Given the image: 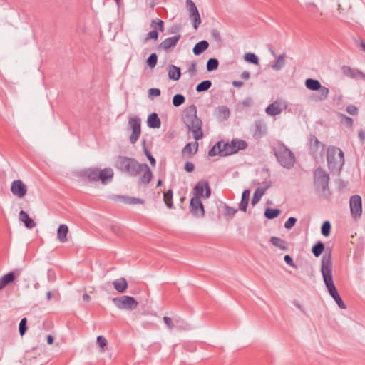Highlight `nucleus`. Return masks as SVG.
I'll return each mask as SVG.
<instances>
[{
  "instance_id": "53",
  "label": "nucleus",
  "mask_w": 365,
  "mask_h": 365,
  "mask_svg": "<svg viewBox=\"0 0 365 365\" xmlns=\"http://www.w3.org/2000/svg\"><path fill=\"white\" fill-rule=\"evenodd\" d=\"M346 111H347L350 115H357L358 109H357V108H356L355 106H354V105H349V106H347V107H346Z\"/></svg>"
},
{
  "instance_id": "56",
  "label": "nucleus",
  "mask_w": 365,
  "mask_h": 365,
  "mask_svg": "<svg viewBox=\"0 0 365 365\" xmlns=\"http://www.w3.org/2000/svg\"><path fill=\"white\" fill-rule=\"evenodd\" d=\"M195 169V165L192 163L191 162H186L185 164V170L187 171V172H189V173H191Z\"/></svg>"
},
{
  "instance_id": "35",
  "label": "nucleus",
  "mask_w": 365,
  "mask_h": 365,
  "mask_svg": "<svg viewBox=\"0 0 365 365\" xmlns=\"http://www.w3.org/2000/svg\"><path fill=\"white\" fill-rule=\"evenodd\" d=\"M172 200H173V190L170 189L166 192H165L163 195V201H164L165 204L166 205V206L170 209L173 207V204Z\"/></svg>"
},
{
  "instance_id": "32",
  "label": "nucleus",
  "mask_w": 365,
  "mask_h": 365,
  "mask_svg": "<svg viewBox=\"0 0 365 365\" xmlns=\"http://www.w3.org/2000/svg\"><path fill=\"white\" fill-rule=\"evenodd\" d=\"M180 68L170 65L168 67V78L173 81H178L180 78Z\"/></svg>"
},
{
  "instance_id": "16",
  "label": "nucleus",
  "mask_w": 365,
  "mask_h": 365,
  "mask_svg": "<svg viewBox=\"0 0 365 365\" xmlns=\"http://www.w3.org/2000/svg\"><path fill=\"white\" fill-rule=\"evenodd\" d=\"M11 191L12 194L19 197H24L27 192V187L21 180H15L11 182Z\"/></svg>"
},
{
  "instance_id": "6",
  "label": "nucleus",
  "mask_w": 365,
  "mask_h": 365,
  "mask_svg": "<svg viewBox=\"0 0 365 365\" xmlns=\"http://www.w3.org/2000/svg\"><path fill=\"white\" fill-rule=\"evenodd\" d=\"M327 163L330 170H340L344 163V153L338 148L330 146L327 149Z\"/></svg>"
},
{
  "instance_id": "42",
  "label": "nucleus",
  "mask_w": 365,
  "mask_h": 365,
  "mask_svg": "<svg viewBox=\"0 0 365 365\" xmlns=\"http://www.w3.org/2000/svg\"><path fill=\"white\" fill-rule=\"evenodd\" d=\"M158 56L156 53H152L147 59V63L150 68H155L157 64Z\"/></svg>"
},
{
  "instance_id": "38",
  "label": "nucleus",
  "mask_w": 365,
  "mask_h": 365,
  "mask_svg": "<svg viewBox=\"0 0 365 365\" xmlns=\"http://www.w3.org/2000/svg\"><path fill=\"white\" fill-rule=\"evenodd\" d=\"M244 59L247 61V62H250V63H252L255 65H258L259 64V59L257 58V56L252 53H247L244 56Z\"/></svg>"
},
{
  "instance_id": "34",
  "label": "nucleus",
  "mask_w": 365,
  "mask_h": 365,
  "mask_svg": "<svg viewBox=\"0 0 365 365\" xmlns=\"http://www.w3.org/2000/svg\"><path fill=\"white\" fill-rule=\"evenodd\" d=\"M324 248L325 247L324 243L319 241L312 247V252L316 257H318L322 255Z\"/></svg>"
},
{
  "instance_id": "52",
  "label": "nucleus",
  "mask_w": 365,
  "mask_h": 365,
  "mask_svg": "<svg viewBox=\"0 0 365 365\" xmlns=\"http://www.w3.org/2000/svg\"><path fill=\"white\" fill-rule=\"evenodd\" d=\"M148 95L150 98L159 96L160 95V90L158 88H150L148 90Z\"/></svg>"
},
{
  "instance_id": "30",
  "label": "nucleus",
  "mask_w": 365,
  "mask_h": 365,
  "mask_svg": "<svg viewBox=\"0 0 365 365\" xmlns=\"http://www.w3.org/2000/svg\"><path fill=\"white\" fill-rule=\"evenodd\" d=\"M270 242L274 246L279 248L282 250L287 251L288 250L287 242L283 239L277 237H272Z\"/></svg>"
},
{
  "instance_id": "15",
  "label": "nucleus",
  "mask_w": 365,
  "mask_h": 365,
  "mask_svg": "<svg viewBox=\"0 0 365 365\" xmlns=\"http://www.w3.org/2000/svg\"><path fill=\"white\" fill-rule=\"evenodd\" d=\"M186 6L189 11L190 17L192 21L193 27L194 29H197L199 25L201 24L200 16L197 6L192 0H187Z\"/></svg>"
},
{
  "instance_id": "18",
  "label": "nucleus",
  "mask_w": 365,
  "mask_h": 365,
  "mask_svg": "<svg viewBox=\"0 0 365 365\" xmlns=\"http://www.w3.org/2000/svg\"><path fill=\"white\" fill-rule=\"evenodd\" d=\"M310 148L315 157L322 156L324 150V145L314 136L310 139Z\"/></svg>"
},
{
  "instance_id": "28",
  "label": "nucleus",
  "mask_w": 365,
  "mask_h": 365,
  "mask_svg": "<svg viewBox=\"0 0 365 365\" xmlns=\"http://www.w3.org/2000/svg\"><path fill=\"white\" fill-rule=\"evenodd\" d=\"M216 115L220 120H225L230 117V112L227 106H222L217 108Z\"/></svg>"
},
{
  "instance_id": "36",
  "label": "nucleus",
  "mask_w": 365,
  "mask_h": 365,
  "mask_svg": "<svg viewBox=\"0 0 365 365\" xmlns=\"http://www.w3.org/2000/svg\"><path fill=\"white\" fill-rule=\"evenodd\" d=\"M212 86V82L209 80H205L200 83L197 87L196 91L197 92H202L207 91Z\"/></svg>"
},
{
  "instance_id": "33",
  "label": "nucleus",
  "mask_w": 365,
  "mask_h": 365,
  "mask_svg": "<svg viewBox=\"0 0 365 365\" xmlns=\"http://www.w3.org/2000/svg\"><path fill=\"white\" fill-rule=\"evenodd\" d=\"M250 192L248 190H245L242 192V199L239 205V208L244 212L247 210L248 202L250 200Z\"/></svg>"
},
{
  "instance_id": "43",
  "label": "nucleus",
  "mask_w": 365,
  "mask_h": 365,
  "mask_svg": "<svg viewBox=\"0 0 365 365\" xmlns=\"http://www.w3.org/2000/svg\"><path fill=\"white\" fill-rule=\"evenodd\" d=\"M331 227V226L330 222L329 221H325L322 226V234L325 237L329 236L330 234Z\"/></svg>"
},
{
  "instance_id": "54",
  "label": "nucleus",
  "mask_w": 365,
  "mask_h": 365,
  "mask_svg": "<svg viewBox=\"0 0 365 365\" xmlns=\"http://www.w3.org/2000/svg\"><path fill=\"white\" fill-rule=\"evenodd\" d=\"M163 319L168 329L171 330L173 329L174 324L173 323V320L171 319V318L168 317H164Z\"/></svg>"
},
{
  "instance_id": "29",
  "label": "nucleus",
  "mask_w": 365,
  "mask_h": 365,
  "mask_svg": "<svg viewBox=\"0 0 365 365\" xmlns=\"http://www.w3.org/2000/svg\"><path fill=\"white\" fill-rule=\"evenodd\" d=\"M224 148L222 145V142H217L208 152L209 156H215L216 155H220V156H225L223 154Z\"/></svg>"
},
{
  "instance_id": "20",
  "label": "nucleus",
  "mask_w": 365,
  "mask_h": 365,
  "mask_svg": "<svg viewBox=\"0 0 365 365\" xmlns=\"http://www.w3.org/2000/svg\"><path fill=\"white\" fill-rule=\"evenodd\" d=\"M69 232L68 227L65 224L59 225L57 230V239L61 243H65L68 241V234Z\"/></svg>"
},
{
  "instance_id": "10",
  "label": "nucleus",
  "mask_w": 365,
  "mask_h": 365,
  "mask_svg": "<svg viewBox=\"0 0 365 365\" xmlns=\"http://www.w3.org/2000/svg\"><path fill=\"white\" fill-rule=\"evenodd\" d=\"M128 128L132 133L130 136V142L135 144L138 140L141 133V120L138 116H133L128 120Z\"/></svg>"
},
{
  "instance_id": "61",
  "label": "nucleus",
  "mask_w": 365,
  "mask_h": 365,
  "mask_svg": "<svg viewBox=\"0 0 365 365\" xmlns=\"http://www.w3.org/2000/svg\"><path fill=\"white\" fill-rule=\"evenodd\" d=\"M241 77H242L243 79L247 80V79H249V78H250V73H249L248 71H244V72H242V73L241 74Z\"/></svg>"
},
{
  "instance_id": "19",
  "label": "nucleus",
  "mask_w": 365,
  "mask_h": 365,
  "mask_svg": "<svg viewBox=\"0 0 365 365\" xmlns=\"http://www.w3.org/2000/svg\"><path fill=\"white\" fill-rule=\"evenodd\" d=\"M341 72L344 76L352 78H362L365 79V74L364 73L347 66L341 67Z\"/></svg>"
},
{
  "instance_id": "44",
  "label": "nucleus",
  "mask_w": 365,
  "mask_h": 365,
  "mask_svg": "<svg viewBox=\"0 0 365 365\" xmlns=\"http://www.w3.org/2000/svg\"><path fill=\"white\" fill-rule=\"evenodd\" d=\"M125 202L129 205L143 204L144 200L143 199L136 198L133 197H128L125 198Z\"/></svg>"
},
{
  "instance_id": "26",
  "label": "nucleus",
  "mask_w": 365,
  "mask_h": 365,
  "mask_svg": "<svg viewBox=\"0 0 365 365\" xmlns=\"http://www.w3.org/2000/svg\"><path fill=\"white\" fill-rule=\"evenodd\" d=\"M269 187V185H267L264 188L257 187L255 190L251 201L252 205H255L260 200V199L262 197V196L264 195V192H266Z\"/></svg>"
},
{
  "instance_id": "59",
  "label": "nucleus",
  "mask_w": 365,
  "mask_h": 365,
  "mask_svg": "<svg viewBox=\"0 0 365 365\" xmlns=\"http://www.w3.org/2000/svg\"><path fill=\"white\" fill-rule=\"evenodd\" d=\"M359 138H360L361 142H364L365 140V133L363 130H360L359 131Z\"/></svg>"
},
{
  "instance_id": "12",
  "label": "nucleus",
  "mask_w": 365,
  "mask_h": 365,
  "mask_svg": "<svg viewBox=\"0 0 365 365\" xmlns=\"http://www.w3.org/2000/svg\"><path fill=\"white\" fill-rule=\"evenodd\" d=\"M349 207L351 217L358 220L362 215V200L359 195H352L349 200Z\"/></svg>"
},
{
  "instance_id": "46",
  "label": "nucleus",
  "mask_w": 365,
  "mask_h": 365,
  "mask_svg": "<svg viewBox=\"0 0 365 365\" xmlns=\"http://www.w3.org/2000/svg\"><path fill=\"white\" fill-rule=\"evenodd\" d=\"M1 279L4 280L5 284L7 285L8 284L12 282L14 280V279H15L14 273L12 272H9L8 274L4 275L1 277Z\"/></svg>"
},
{
  "instance_id": "48",
  "label": "nucleus",
  "mask_w": 365,
  "mask_h": 365,
  "mask_svg": "<svg viewBox=\"0 0 365 365\" xmlns=\"http://www.w3.org/2000/svg\"><path fill=\"white\" fill-rule=\"evenodd\" d=\"M97 343L101 349V351H104L105 346L107 345V340L103 336H99L97 337Z\"/></svg>"
},
{
  "instance_id": "49",
  "label": "nucleus",
  "mask_w": 365,
  "mask_h": 365,
  "mask_svg": "<svg viewBox=\"0 0 365 365\" xmlns=\"http://www.w3.org/2000/svg\"><path fill=\"white\" fill-rule=\"evenodd\" d=\"M156 26H158V29L160 31H163L164 26L163 21L162 20H153L151 24V27L155 28Z\"/></svg>"
},
{
  "instance_id": "40",
  "label": "nucleus",
  "mask_w": 365,
  "mask_h": 365,
  "mask_svg": "<svg viewBox=\"0 0 365 365\" xmlns=\"http://www.w3.org/2000/svg\"><path fill=\"white\" fill-rule=\"evenodd\" d=\"M145 143H146L145 140H143V146L144 153L146 155V157L148 158L151 165L155 166V163H156L155 159L153 158V156L151 155V153L146 148Z\"/></svg>"
},
{
  "instance_id": "7",
  "label": "nucleus",
  "mask_w": 365,
  "mask_h": 365,
  "mask_svg": "<svg viewBox=\"0 0 365 365\" xmlns=\"http://www.w3.org/2000/svg\"><path fill=\"white\" fill-rule=\"evenodd\" d=\"M274 154L278 163L284 168L290 169L295 163L294 154L284 145H279L274 150Z\"/></svg>"
},
{
  "instance_id": "58",
  "label": "nucleus",
  "mask_w": 365,
  "mask_h": 365,
  "mask_svg": "<svg viewBox=\"0 0 365 365\" xmlns=\"http://www.w3.org/2000/svg\"><path fill=\"white\" fill-rule=\"evenodd\" d=\"M252 103H253V101L251 98H247L245 100H243V101H242V104L247 107L251 106L252 105Z\"/></svg>"
},
{
  "instance_id": "37",
  "label": "nucleus",
  "mask_w": 365,
  "mask_h": 365,
  "mask_svg": "<svg viewBox=\"0 0 365 365\" xmlns=\"http://www.w3.org/2000/svg\"><path fill=\"white\" fill-rule=\"evenodd\" d=\"M280 214L279 209L267 208L264 212V215L268 219H274Z\"/></svg>"
},
{
  "instance_id": "60",
  "label": "nucleus",
  "mask_w": 365,
  "mask_h": 365,
  "mask_svg": "<svg viewBox=\"0 0 365 365\" xmlns=\"http://www.w3.org/2000/svg\"><path fill=\"white\" fill-rule=\"evenodd\" d=\"M212 36L215 39H220V33H219L217 30H212Z\"/></svg>"
},
{
  "instance_id": "57",
  "label": "nucleus",
  "mask_w": 365,
  "mask_h": 365,
  "mask_svg": "<svg viewBox=\"0 0 365 365\" xmlns=\"http://www.w3.org/2000/svg\"><path fill=\"white\" fill-rule=\"evenodd\" d=\"M284 259L285 261V262L289 264V266L292 267H296V265L294 264V263L293 262V260L292 259V257L287 255L284 256Z\"/></svg>"
},
{
  "instance_id": "55",
  "label": "nucleus",
  "mask_w": 365,
  "mask_h": 365,
  "mask_svg": "<svg viewBox=\"0 0 365 365\" xmlns=\"http://www.w3.org/2000/svg\"><path fill=\"white\" fill-rule=\"evenodd\" d=\"M225 215L230 216V217L234 216V215L237 212V210H235L232 207H230L229 206H225Z\"/></svg>"
},
{
  "instance_id": "39",
  "label": "nucleus",
  "mask_w": 365,
  "mask_h": 365,
  "mask_svg": "<svg viewBox=\"0 0 365 365\" xmlns=\"http://www.w3.org/2000/svg\"><path fill=\"white\" fill-rule=\"evenodd\" d=\"M219 63L216 58H210L207 62V70L212 71L216 70L218 67Z\"/></svg>"
},
{
  "instance_id": "14",
  "label": "nucleus",
  "mask_w": 365,
  "mask_h": 365,
  "mask_svg": "<svg viewBox=\"0 0 365 365\" xmlns=\"http://www.w3.org/2000/svg\"><path fill=\"white\" fill-rule=\"evenodd\" d=\"M287 108V103L285 101L277 100L267 107L265 112L270 116H275L279 115Z\"/></svg>"
},
{
  "instance_id": "47",
  "label": "nucleus",
  "mask_w": 365,
  "mask_h": 365,
  "mask_svg": "<svg viewBox=\"0 0 365 365\" xmlns=\"http://www.w3.org/2000/svg\"><path fill=\"white\" fill-rule=\"evenodd\" d=\"M297 222V219L295 217H289L284 223V227L287 230L292 228Z\"/></svg>"
},
{
  "instance_id": "50",
  "label": "nucleus",
  "mask_w": 365,
  "mask_h": 365,
  "mask_svg": "<svg viewBox=\"0 0 365 365\" xmlns=\"http://www.w3.org/2000/svg\"><path fill=\"white\" fill-rule=\"evenodd\" d=\"M158 37V33L156 30H153L150 31L145 38V41H148L150 39L157 40Z\"/></svg>"
},
{
  "instance_id": "5",
  "label": "nucleus",
  "mask_w": 365,
  "mask_h": 365,
  "mask_svg": "<svg viewBox=\"0 0 365 365\" xmlns=\"http://www.w3.org/2000/svg\"><path fill=\"white\" fill-rule=\"evenodd\" d=\"M329 174L322 168H318L314 172V186L317 193L322 197L328 198L331 195L328 185Z\"/></svg>"
},
{
  "instance_id": "23",
  "label": "nucleus",
  "mask_w": 365,
  "mask_h": 365,
  "mask_svg": "<svg viewBox=\"0 0 365 365\" xmlns=\"http://www.w3.org/2000/svg\"><path fill=\"white\" fill-rule=\"evenodd\" d=\"M180 34L173 37L168 38L161 43L160 46L165 50H168L171 48L175 47L178 41L180 40Z\"/></svg>"
},
{
  "instance_id": "9",
  "label": "nucleus",
  "mask_w": 365,
  "mask_h": 365,
  "mask_svg": "<svg viewBox=\"0 0 365 365\" xmlns=\"http://www.w3.org/2000/svg\"><path fill=\"white\" fill-rule=\"evenodd\" d=\"M113 302L118 309L125 310H133L138 305L135 298L126 295L113 298Z\"/></svg>"
},
{
  "instance_id": "62",
  "label": "nucleus",
  "mask_w": 365,
  "mask_h": 365,
  "mask_svg": "<svg viewBox=\"0 0 365 365\" xmlns=\"http://www.w3.org/2000/svg\"><path fill=\"white\" fill-rule=\"evenodd\" d=\"M83 299L84 302H89L91 300V297L88 294H84L83 295Z\"/></svg>"
},
{
  "instance_id": "11",
  "label": "nucleus",
  "mask_w": 365,
  "mask_h": 365,
  "mask_svg": "<svg viewBox=\"0 0 365 365\" xmlns=\"http://www.w3.org/2000/svg\"><path fill=\"white\" fill-rule=\"evenodd\" d=\"M222 145L224 148L223 154L230 155L237 153L240 150H244L247 148V144L245 140L233 139L230 143H223Z\"/></svg>"
},
{
  "instance_id": "63",
  "label": "nucleus",
  "mask_w": 365,
  "mask_h": 365,
  "mask_svg": "<svg viewBox=\"0 0 365 365\" xmlns=\"http://www.w3.org/2000/svg\"><path fill=\"white\" fill-rule=\"evenodd\" d=\"M47 342L48 344H52L53 343V337L51 335L47 336Z\"/></svg>"
},
{
  "instance_id": "1",
  "label": "nucleus",
  "mask_w": 365,
  "mask_h": 365,
  "mask_svg": "<svg viewBox=\"0 0 365 365\" xmlns=\"http://www.w3.org/2000/svg\"><path fill=\"white\" fill-rule=\"evenodd\" d=\"M115 166L118 170L132 177H135L140 173H143L140 178V182L143 184H148L152 179V172L148 165L140 164L133 158L118 156Z\"/></svg>"
},
{
  "instance_id": "3",
  "label": "nucleus",
  "mask_w": 365,
  "mask_h": 365,
  "mask_svg": "<svg viewBox=\"0 0 365 365\" xmlns=\"http://www.w3.org/2000/svg\"><path fill=\"white\" fill-rule=\"evenodd\" d=\"M182 120L188 130L192 133L195 140L203 138L202 122L197 116V107L195 105H191L185 109Z\"/></svg>"
},
{
  "instance_id": "27",
  "label": "nucleus",
  "mask_w": 365,
  "mask_h": 365,
  "mask_svg": "<svg viewBox=\"0 0 365 365\" xmlns=\"http://www.w3.org/2000/svg\"><path fill=\"white\" fill-rule=\"evenodd\" d=\"M208 46L209 43L205 40H202L195 45L192 51L195 55L199 56L206 51Z\"/></svg>"
},
{
  "instance_id": "45",
  "label": "nucleus",
  "mask_w": 365,
  "mask_h": 365,
  "mask_svg": "<svg viewBox=\"0 0 365 365\" xmlns=\"http://www.w3.org/2000/svg\"><path fill=\"white\" fill-rule=\"evenodd\" d=\"M27 319L26 317L21 319L20 323H19V334L21 336L24 335L27 330L26 327Z\"/></svg>"
},
{
  "instance_id": "2",
  "label": "nucleus",
  "mask_w": 365,
  "mask_h": 365,
  "mask_svg": "<svg viewBox=\"0 0 365 365\" xmlns=\"http://www.w3.org/2000/svg\"><path fill=\"white\" fill-rule=\"evenodd\" d=\"M321 272L329 294L333 297L341 309H346V305L340 297L333 282L331 254L330 250H327L322 257Z\"/></svg>"
},
{
  "instance_id": "25",
  "label": "nucleus",
  "mask_w": 365,
  "mask_h": 365,
  "mask_svg": "<svg viewBox=\"0 0 365 365\" xmlns=\"http://www.w3.org/2000/svg\"><path fill=\"white\" fill-rule=\"evenodd\" d=\"M113 285L116 291L124 293L128 288V283L125 278H119L113 282Z\"/></svg>"
},
{
  "instance_id": "22",
  "label": "nucleus",
  "mask_w": 365,
  "mask_h": 365,
  "mask_svg": "<svg viewBox=\"0 0 365 365\" xmlns=\"http://www.w3.org/2000/svg\"><path fill=\"white\" fill-rule=\"evenodd\" d=\"M198 150V143L197 140L194 143H187L182 149V155L190 158L194 155Z\"/></svg>"
},
{
  "instance_id": "24",
  "label": "nucleus",
  "mask_w": 365,
  "mask_h": 365,
  "mask_svg": "<svg viewBox=\"0 0 365 365\" xmlns=\"http://www.w3.org/2000/svg\"><path fill=\"white\" fill-rule=\"evenodd\" d=\"M147 125L150 128H159L160 127L161 122L157 113H153L148 115Z\"/></svg>"
},
{
  "instance_id": "41",
  "label": "nucleus",
  "mask_w": 365,
  "mask_h": 365,
  "mask_svg": "<svg viewBox=\"0 0 365 365\" xmlns=\"http://www.w3.org/2000/svg\"><path fill=\"white\" fill-rule=\"evenodd\" d=\"M185 101V98L182 94H176L173 98V104L178 107L182 105Z\"/></svg>"
},
{
  "instance_id": "17",
  "label": "nucleus",
  "mask_w": 365,
  "mask_h": 365,
  "mask_svg": "<svg viewBox=\"0 0 365 365\" xmlns=\"http://www.w3.org/2000/svg\"><path fill=\"white\" fill-rule=\"evenodd\" d=\"M191 213L197 217H202L205 216V209L200 199L197 197H192L190 204Z\"/></svg>"
},
{
  "instance_id": "4",
  "label": "nucleus",
  "mask_w": 365,
  "mask_h": 365,
  "mask_svg": "<svg viewBox=\"0 0 365 365\" xmlns=\"http://www.w3.org/2000/svg\"><path fill=\"white\" fill-rule=\"evenodd\" d=\"M113 170L110 168L101 170L96 168H89L79 172V176L81 178L89 182L101 181L103 185L110 182L113 178Z\"/></svg>"
},
{
  "instance_id": "51",
  "label": "nucleus",
  "mask_w": 365,
  "mask_h": 365,
  "mask_svg": "<svg viewBox=\"0 0 365 365\" xmlns=\"http://www.w3.org/2000/svg\"><path fill=\"white\" fill-rule=\"evenodd\" d=\"M196 67H197V63L195 62H192L191 64L190 65V66L187 69V71L191 76H193L196 74V73H197Z\"/></svg>"
},
{
  "instance_id": "31",
  "label": "nucleus",
  "mask_w": 365,
  "mask_h": 365,
  "mask_svg": "<svg viewBox=\"0 0 365 365\" xmlns=\"http://www.w3.org/2000/svg\"><path fill=\"white\" fill-rule=\"evenodd\" d=\"M286 63V55L284 53L279 55L276 61L272 65L274 71H278L284 68Z\"/></svg>"
},
{
  "instance_id": "21",
  "label": "nucleus",
  "mask_w": 365,
  "mask_h": 365,
  "mask_svg": "<svg viewBox=\"0 0 365 365\" xmlns=\"http://www.w3.org/2000/svg\"><path fill=\"white\" fill-rule=\"evenodd\" d=\"M19 219L21 222H22L24 224L25 227L28 229H32L36 225L34 220L30 218L28 214L24 210L20 211L19 215Z\"/></svg>"
},
{
  "instance_id": "13",
  "label": "nucleus",
  "mask_w": 365,
  "mask_h": 365,
  "mask_svg": "<svg viewBox=\"0 0 365 365\" xmlns=\"http://www.w3.org/2000/svg\"><path fill=\"white\" fill-rule=\"evenodd\" d=\"M211 195V190L209 184L205 180L198 182L193 189V197L200 199V197L208 198Z\"/></svg>"
},
{
  "instance_id": "8",
  "label": "nucleus",
  "mask_w": 365,
  "mask_h": 365,
  "mask_svg": "<svg viewBox=\"0 0 365 365\" xmlns=\"http://www.w3.org/2000/svg\"><path fill=\"white\" fill-rule=\"evenodd\" d=\"M305 86L310 91H319V93L313 96L315 101H324L328 98L329 88L322 86L318 80L307 78L305 81Z\"/></svg>"
},
{
  "instance_id": "64",
  "label": "nucleus",
  "mask_w": 365,
  "mask_h": 365,
  "mask_svg": "<svg viewBox=\"0 0 365 365\" xmlns=\"http://www.w3.org/2000/svg\"><path fill=\"white\" fill-rule=\"evenodd\" d=\"M243 83L242 81H233L232 85L235 87H241Z\"/></svg>"
}]
</instances>
